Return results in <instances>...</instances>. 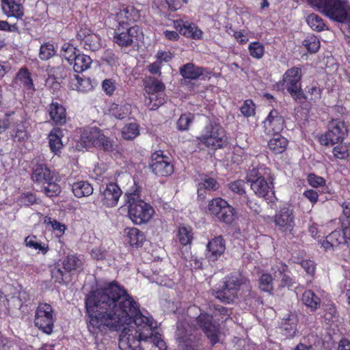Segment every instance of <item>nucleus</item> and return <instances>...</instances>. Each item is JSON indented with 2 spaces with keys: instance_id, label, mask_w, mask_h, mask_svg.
<instances>
[{
  "instance_id": "nucleus-8",
  "label": "nucleus",
  "mask_w": 350,
  "mask_h": 350,
  "mask_svg": "<svg viewBox=\"0 0 350 350\" xmlns=\"http://www.w3.org/2000/svg\"><path fill=\"white\" fill-rule=\"evenodd\" d=\"M348 133V126L344 120L340 118H332L328 122L327 131L319 135V142L322 146H334L342 142Z\"/></svg>"
},
{
  "instance_id": "nucleus-35",
  "label": "nucleus",
  "mask_w": 350,
  "mask_h": 350,
  "mask_svg": "<svg viewBox=\"0 0 350 350\" xmlns=\"http://www.w3.org/2000/svg\"><path fill=\"white\" fill-rule=\"evenodd\" d=\"M49 269L51 278L55 283L63 284L70 280L68 273L65 270L62 269L61 265L59 262L50 265Z\"/></svg>"
},
{
  "instance_id": "nucleus-63",
  "label": "nucleus",
  "mask_w": 350,
  "mask_h": 350,
  "mask_svg": "<svg viewBox=\"0 0 350 350\" xmlns=\"http://www.w3.org/2000/svg\"><path fill=\"white\" fill-rule=\"evenodd\" d=\"M49 224H51L53 230L56 232V236L57 237H61L64 235L65 230H66L65 224H62L55 219L49 221Z\"/></svg>"
},
{
  "instance_id": "nucleus-49",
  "label": "nucleus",
  "mask_w": 350,
  "mask_h": 350,
  "mask_svg": "<svg viewBox=\"0 0 350 350\" xmlns=\"http://www.w3.org/2000/svg\"><path fill=\"white\" fill-rule=\"evenodd\" d=\"M53 312L51 306L45 303V334H51L53 332L54 322Z\"/></svg>"
},
{
  "instance_id": "nucleus-37",
  "label": "nucleus",
  "mask_w": 350,
  "mask_h": 350,
  "mask_svg": "<svg viewBox=\"0 0 350 350\" xmlns=\"http://www.w3.org/2000/svg\"><path fill=\"white\" fill-rule=\"evenodd\" d=\"M177 239L183 246L191 245L193 239V233L191 227L180 226L177 230Z\"/></svg>"
},
{
  "instance_id": "nucleus-40",
  "label": "nucleus",
  "mask_w": 350,
  "mask_h": 350,
  "mask_svg": "<svg viewBox=\"0 0 350 350\" xmlns=\"http://www.w3.org/2000/svg\"><path fill=\"white\" fill-rule=\"evenodd\" d=\"M306 22L313 31L320 32L328 29L324 20L315 13L310 14L306 18Z\"/></svg>"
},
{
  "instance_id": "nucleus-62",
  "label": "nucleus",
  "mask_w": 350,
  "mask_h": 350,
  "mask_svg": "<svg viewBox=\"0 0 350 350\" xmlns=\"http://www.w3.org/2000/svg\"><path fill=\"white\" fill-rule=\"evenodd\" d=\"M102 88L106 94L111 96L116 89V81L112 79H105L102 83Z\"/></svg>"
},
{
  "instance_id": "nucleus-50",
  "label": "nucleus",
  "mask_w": 350,
  "mask_h": 350,
  "mask_svg": "<svg viewBox=\"0 0 350 350\" xmlns=\"http://www.w3.org/2000/svg\"><path fill=\"white\" fill-rule=\"evenodd\" d=\"M200 338L189 335L183 340L182 347L184 350H200Z\"/></svg>"
},
{
  "instance_id": "nucleus-3",
  "label": "nucleus",
  "mask_w": 350,
  "mask_h": 350,
  "mask_svg": "<svg viewBox=\"0 0 350 350\" xmlns=\"http://www.w3.org/2000/svg\"><path fill=\"white\" fill-rule=\"evenodd\" d=\"M317 12L341 24L350 23L349 0H306Z\"/></svg>"
},
{
  "instance_id": "nucleus-16",
  "label": "nucleus",
  "mask_w": 350,
  "mask_h": 350,
  "mask_svg": "<svg viewBox=\"0 0 350 350\" xmlns=\"http://www.w3.org/2000/svg\"><path fill=\"white\" fill-rule=\"evenodd\" d=\"M122 191L119 185L111 182L105 187H100V202L106 207H114L118 204Z\"/></svg>"
},
{
  "instance_id": "nucleus-44",
  "label": "nucleus",
  "mask_w": 350,
  "mask_h": 350,
  "mask_svg": "<svg viewBox=\"0 0 350 350\" xmlns=\"http://www.w3.org/2000/svg\"><path fill=\"white\" fill-rule=\"evenodd\" d=\"M145 90L149 94L163 92L165 85L159 80L155 78H150L145 81Z\"/></svg>"
},
{
  "instance_id": "nucleus-10",
  "label": "nucleus",
  "mask_w": 350,
  "mask_h": 350,
  "mask_svg": "<svg viewBox=\"0 0 350 350\" xmlns=\"http://www.w3.org/2000/svg\"><path fill=\"white\" fill-rule=\"evenodd\" d=\"M148 167L150 172L157 177H168L174 172L172 159L161 150L151 154Z\"/></svg>"
},
{
  "instance_id": "nucleus-15",
  "label": "nucleus",
  "mask_w": 350,
  "mask_h": 350,
  "mask_svg": "<svg viewBox=\"0 0 350 350\" xmlns=\"http://www.w3.org/2000/svg\"><path fill=\"white\" fill-rule=\"evenodd\" d=\"M46 70L48 77L45 79V87H46L53 94H55L62 88L61 84L62 80L66 76V70L62 65L53 67L48 66Z\"/></svg>"
},
{
  "instance_id": "nucleus-39",
  "label": "nucleus",
  "mask_w": 350,
  "mask_h": 350,
  "mask_svg": "<svg viewBox=\"0 0 350 350\" xmlns=\"http://www.w3.org/2000/svg\"><path fill=\"white\" fill-rule=\"evenodd\" d=\"M92 59L89 55L78 53L72 63L75 72L79 73L88 69L92 64Z\"/></svg>"
},
{
  "instance_id": "nucleus-47",
  "label": "nucleus",
  "mask_w": 350,
  "mask_h": 350,
  "mask_svg": "<svg viewBox=\"0 0 350 350\" xmlns=\"http://www.w3.org/2000/svg\"><path fill=\"white\" fill-rule=\"evenodd\" d=\"M228 187L233 193L239 196L240 200L247 194L245 191V183L241 179L230 182L228 185Z\"/></svg>"
},
{
  "instance_id": "nucleus-13",
  "label": "nucleus",
  "mask_w": 350,
  "mask_h": 350,
  "mask_svg": "<svg viewBox=\"0 0 350 350\" xmlns=\"http://www.w3.org/2000/svg\"><path fill=\"white\" fill-rule=\"evenodd\" d=\"M196 323L208 338L212 346L219 342V324L213 317L206 312H201L196 318Z\"/></svg>"
},
{
  "instance_id": "nucleus-36",
  "label": "nucleus",
  "mask_w": 350,
  "mask_h": 350,
  "mask_svg": "<svg viewBox=\"0 0 350 350\" xmlns=\"http://www.w3.org/2000/svg\"><path fill=\"white\" fill-rule=\"evenodd\" d=\"M304 304L311 311L317 310L321 305V299L312 290H306L301 297Z\"/></svg>"
},
{
  "instance_id": "nucleus-41",
  "label": "nucleus",
  "mask_w": 350,
  "mask_h": 350,
  "mask_svg": "<svg viewBox=\"0 0 350 350\" xmlns=\"http://www.w3.org/2000/svg\"><path fill=\"white\" fill-rule=\"evenodd\" d=\"M219 188V183L216 179L211 177L205 178L198 185V194L203 196L206 191H216Z\"/></svg>"
},
{
  "instance_id": "nucleus-61",
  "label": "nucleus",
  "mask_w": 350,
  "mask_h": 350,
  "mask_svg": "<svg viewBox=\"0 0 350 350\" xmlns=\"http://www.w3.org/2000/svg\"><path fill=\"white\" fill-rule=\"evenodd\" d=\"M307 92L311 96L310 100L316 102L321 99L323 89L317 85H312L306 87Z\"/></svg>"
},
{
  "instance_id": "nucleus-38",
  "label": "nucleus",
  "mask_w": 350,
  "mask_h": 350,
  "mask_svg": "<svg viewBox=\"0 0 350 350\" xmlns=\"http://www.w3.org/2000/svg\"><path fill=\"white\" fill-rule=\"evenodd\" d=\"M121 133L124 139L133 140L140 134V126L137 122L127 123L122 129Z\"/></svg>"
},
{
  "instance_id": "nucleus-54",
  "label": "nucleus",
  "mask_w": 350,
  "mask_h": 350,
  "mask_svg": "<svg viewBox=\"0 0 350 350\" xmlns=\"http://www.w3.org/2000/svg\"><path fill=\"white\" fill-rule=\"evenodd\" d=\"M294 100L299 104H304L307 101V96L301 89V85L287 91Z\"/></svg>"
},
{
  "instance_id": "nucleus-26",
  "label": "nucleus",
  "mask_w": 350,
  "mask_h": 350,
  "mask_svg": "<svg viewBox=\"0 0 350 350\" xmlns=\"http://www.w3.org/2000/svg\"><path fill=\"white\" fill-rule=\"evenodd\" d=\"M68 85L72 90L80 92H88L94 88L92 80L89 77H80L77 74L70 77Z\"/></svg>"
},
{
  "instance_id": "nucleus-33",
  "label": "nucleus",
  "mask_w": 350,
  "mask_h": 350,
  "mask_svg": "<svg viewBox=\"0 0 350 350\" xmlns=\"http://www.w3.org/2000/svg\"><path fill=\"white\" fill-rule=\"evenodd\" d=\"M73 194L77 198L89 196L93 193L94 189L92 185L85 180L75 182L72 185Z\"/></svg>"
},
{
  "instance_id": "nucleus-32",
  "label": "nucleus",
  "mask_w": 350,
  "mask_h": 350,
  "mask_svg": "<svg viewBox=\"0 0 350 350\" xmlns=\"http://www.w3.org/2000/svg\"><path fill=\"white\" fill-rule=\"evenodd\" d=\"M127 230L126 237L129 245L135 248L142 247L146 239L144 233L135 227Z\"/></svg>"
},
{
  "instance_id": "nucleus-42",
  "label": "nucleus",
  "mask_w": 350,
  "mask_h": 350,
  "mask_svg": "<svg viewBox=\"0 0 350 350\" xmlns=\"http://www.w3.org/2000/svg\"><path fill=\"white\" fill-rule=\"evenodd\" d=\"M15 83H20L26 90L33 88V81L30 77V72L25 68L20 69L14 79Z\"/></svg>"
},
{
  "instance_id": "nucleus-17",
  "label": "nucleus",
  "mask_w": 350,
  "mask_h": 350,
  "mask_svg": "<svg viewBox=\"0 0 350 350\" xmlns=\"http://www.w3.org/2000/svg\"><path fill=\"white\" fill-rule=\"evenodd\" d=\"M226 241L221 235L215 237L208 241L206 246L205 257L209 263L215 262L224 254Z\"/></svg>"
},
{
  "instance_id": "nucleus-9",
  "label": "nucleus",
  "mask_w": 350,
  "mask_h": 350,
  "mask_svg": "<svg viewBox=\"0 0 350 350\" xmlns=\"http://www.w3.org/2000/svg\"><path fill=\"white\" fill-rule=\"evenodd\" d=\"M142 35L140 27L116 26L112 41L120 49H127L138 44Z\"/></svg>"
},
{
  "instance_id": "nucleus-21",
  "label": "nucleus",
  "mask_w": 350,
  "mask_h": 350,
  "mask_svg": "<svg viewBox=\"0 0 350 350\" xmlns=\"http://www.w3.org/2000/svg\"><path fill=\"white\" fill-rule=\"evenodd\" d=\"M174 27L180 34L192 40H202L203 32L194 23L183 21L182 19L174 21Z\"/></svg>"
},
{
  "instance_id": "nucleus-19",
  "label": "nucleus",
  "mask_w": 350,
  "mask_h": 350,
  "mask_svg": "<svg viewBox=\"0 0 350 350\" xmlns=\"http://www.w3.org/2000/svg\"><path fill=\"white\" fill-rule=\"evenodd\" d=\"M77 39L81 45L85 50L96 51L101 47V39L100 36L94 33L92 30L86 27H81L77 31Z\"/></svg>"
},
{
  "instance_id": "nucleus-18",
  "label": "nucleus",
  "mask_w": 350,
  "mask_h": 350,
  "mask_svg": "<svg viewBox=\"0 0 350 350\" xmlns=\"http://www.w3.org/2000/svg\"><path fill=\"white\" fill-rule=\"evenodd\" d=\"M301 69L297 66H293L284 73L282 79L278 81L275 86L278 90H284L288 91L291 89L301 85Z\"/></svg>"
},
{
  "instance_id": "nucleus-6",
  "label": "nucleus",
  "mask_w": 350,
  "mask_h": 350,
  "mask_svg": "<svg viewBox=\"0 0 350 350\" xmlns=\"http://www.w3.org/2000/svg\"><path fill=\"white\" fill-rule=\"evenodd\" d=\"M205 213L227 225L232 224L237 215L235 208L221 197L209 200Z\"/></svg>"
},
{
  "instance_id": "nucleus-22",
  "label": "nucleus",
  "mask_w": 350,
  "mask_h": 350,
  "mask_svg": "<svg viewBox=\"0 0 350 350\" xmlns=\"http://www.w3.org/2000/svg\"><path fill=\"white\" fill-rule=\"evenodd\" d=\"M139 18L138 10L133 6H128L116 14V21L117 25L116 26L139 27L135 24Z\"/></svg>"
},
{
  "instance_id": "nucleus-56",
  "label": "nucleus",
  "mask_w": 350,
  "mask_h": 350,
  "mask_svg": "<svg viewBox=\"0 0 350 350\" xmlns=\"http://www.w3.org/2000/svg\"><path fill=\"white\" fill-rule=\"evenodd\" d=\"M307 181L310 186L313 188H319L325 186V179L314 173H310L307 176Z\"/></svg>"
},
{
  "instance_id": "nucleus-46",
  "label": "nucleus",
  "mask_w": 350,
  "mask_h": 350,
  "mask_svg": "<svg viewBox=\"0 0 350 350\" xmlns=\"http://www.w3.org/2000/svg\"><path fill=\"white\" fill-rule=\"evenodd\" d=\"M194 120V115L191 113H183L176 122V127L178 131H184L189 129L191 124Z\"/></svg>"
},
{
  "instance_id": "nucleus-12",
  "label": "nucleus",
  "mask_w": 350,
  "mask_h": 350,
  "mask_svg": "<svg viewBox=\"0 0 350 350\" xmlns=\"http://www.w3.org/2000/svg\"><path fill=\"white\" fill-rule=\"evenodd\" d=\"M246 179L250 183L251 189L258 197L265 198L273 188V178L269 176V182H267L257 169L250 170L247 174Z\"/></svg>"
},
{
  "instance_id": "nucleus-7",
  "label": "nucleus",
  "mask_w": 350,
  "mask_h": 350,
  "mask_svg": "<svg viewBox=\"0 0 350 350\" xmlns=\"http://www.w3.org/2000/svg\"><path fill=\"white\" fill-rule=\"evenodd\" d=\"M247 281V278L241 273H230L223 279L222 286L215 291L214 295L221 301L229 304L234 300L241 286Z\"/></svg>"
},
{
  "instance_id": "nucleus-24",
  "label": "nucleus",
  "mask_w": 350,
  "mask_h": 350,
  "mask_svg": "<svg viewBox=\"0 0 350 350\" xmlns=\"http://www.w3.org/2000/svg\"><path fill=\"white\" fill-rule=\"evenodd\" d=\"M49 115L53 124L62 126L66 123L67 113L65 107L57 101H53L49 105Z\"/></svg>"
},
{
  "instance_id": "nucleus-25",
  "label": "nucleus",
  "mask_w": 350,
  "mask_h": 350,
  "mask_svg": "<svg viewBox=\"0 0 350 350\" xmlns=\"http://www.w3.org/2000/svg\"><path fill=\"white\" fill-rule=\"evenodd\" d=\"M298 318L295 313L289 312L282 320L280 329L283 335L287 338L295 336L297 332Z\"/></svg>"
},
{
  "instance_id": "nucleus-5",
  "label": "nucleus",
  "mask_w": 350,
  "mask_h": 350,
  "mask_svg": "<svg viewBox=\"0 0 350 350\" xmlns=\"http://www.w3.org/2000/svg\"><path fill=\"white\" fill-rule=\"evenodd\" d=\"M197 139L204 146L212 150L222 148L228 144L225 129L215 121H211L207 124Z\"/></svg>"
},
{
  "instance_id": "nucleus-2",
  "label": "nucleus",
  "mask_w": 350,
  "mask_h": 350,
  "mask_svg": "<svg viewBox=\"0 0 350 350\" xmlns=\"http://www.w3.org/2000/svg\"><path fill=\"white\" fill-rule=\"evenodd\" d=\"M141 191V188L135 185L125 194L129 217L136 225L147 224L154 214L153 207L142 199Z\"/></svg>"
},
{
  "instance_id": "nucleus-48",
  "label": "nucleus",
  "mask_w": 350,
  "mask_h": 350,
  "mask_svg": "<svg viewBox=\"0 0 350 350\" xmlns=\"http://www.w3.org/2000/svg\"><path fill=\"white\" fill-rule=\"evenodd\" d=\"M302 44L311 53H317L320 48V41L317 36L314 35L308 36L304 40Z\"/></svg>"
},
{
  "instance_id": "nucleus-64",
  "label": "nucleus",
  "mask_w": 350,
  "mask_h": 350,
  "mask_svg": "<svg viewBox=\"0 0 350 350\" xmlns=\"http://www.w3.org/2000/svg\"><path fill=\"white\" fill-rule=\"evenodd\" d=\"M304 197L308 199L312 205L316 204L319 201V195L318 192L314 189H306L303 193Z\"/></svg>"
},
{
  "instance_id": "nucleus-29",
  "label": "nucleus",
  "mask_w": 350,
  "mask_h": 350,
  "mask_svg": "<svg viewBox=\"0 0 350 350\" xmlns=\"http://www.w3.org/2000/svg\"><path fill=\"white\" fill-rule=\"evenodd\" d=\"M273 135L268 141L267 148L275 154L283 153L288 147V140L280 134Z\"/></svg>"
},
{
  "instance_id": "nucleus-27",
  "label": "nucleus",
  "mask_w": 350,
  "mask_h": 350,
  "mask_svg": "<svg viewBox=\"0 0 350 350\" xmlns=\"http://www.w3.org/2000/svg\"><path fill=\"white\" fill-rule=\"evenodd\" d=\"M63 130L59 127H54L48 135L49 148L55 154L61 153L63 148Z\"/></svg>"
},
{
  "instance_id": "nucleus-1",
  "label": "nucleus",
  "mask_w": 350,
  "mask_h": 350,
  "mask_svg": "<svg viewBox=\"0 0 350 350\" xmlns=\"http://www.w3.org/2000/svg\"><path fill=\"white\" fill-rule=\"evenodd\" d=\"M87 327L92 334L107 329L122 331L121 350H167L157 325L151 317L142 314L139 304L116 281L90 291L85 299Z\"/></svg>"
},
{
  "instance_id": "nucleus-53",
  "label": "nucleus",
  "mask_w": 350,
  "mask_h": 350,
  "mask_svg": "<svg viewBox=\"0 0 350 350\" xmlns=\"http://www.w3.org/2000/svg\"><path fill=\"white\" fill-rule=\"evenodd\" d=\"M259 288L261 291L271 293L273 290V278L269 273H263L259 278Z\"/></svg>"
},
{
  "instance_id": "nucleus-51",
  "label": "nucleus",
  "mask_w": 350,
  "mask_h": 350,
  "mask_svg": "<svg viewBox=\"0 0 350 350\" xmlns=\"http://www.w3.org/2000/svg\"><path fill=\"white\" fill-rule=\"evenodd\" d=\"M332 153L336 159H347L349 155V146L347 144L342 142L338 143L337 145L334 147Z\"/></svg>"
},
{
  "instance_id": "nucleus-45",
  "label": "nucleus",
  "mask_w": 350,
  "mask_h": 350,
  "mask_svg": "<svg viewBox=\"0 0 350 350\" xmlns=\"http://www.w3.org/2000/svg\"><path fill=\"white\" fill-rule=\"evenodd\" d=\"M146 103L150 110H156L165 103L163 93H155L149 94L146 98Z\"/></svg>"
},
{
  "instance_id": "nucleus-52",
  "label": "nucleus",
  "mask_w": 350,
  "mask_h": 350,
  "mask_svg": "<svg viewBox=\"0 0 350 350\" xmlns=\"http://www.w3.org/2000/svg\"><path fill=\"white\" fill-rule=\"evenodd\" d=\"M78 53H79V51L72 44H64L62 48V55L70 65H72Z\"/></svg>"
},
{
  "instance_id": "nucleus-34",
  "label": "nucleus",
  "mask_w": 350,
  "mask_h": 350,
  "mask_svg": "<svg viewBox=\"0 0 350 350\" xmlns=\"http://www.w3.org/2000/svg\"><path fill=\"white\" fill-rule=\"evenodd\" d=\"M108 111L111 116L118 120H123L131 113V107L128 103L118 105L113 103L110 105Z\"/></svg>"
},
{
  "instance_id": "nucleus-57",
  "label": "nucleus",
  "mask_w": 350,
  "mask_h": 350,
  "mask_svg": "<svg viewBox=\"0 0 350 350\" xmlns=\"http://www.w3.org/2000/svg\"><path fill=\"white\" fill-rule=\"evenodd\" d=\"M102 60L109 66H116L118 64L119 57L115 54L111 49H106L103 55Z\"/></svg>"
},
{
  "instance_id": "nucleus-55",
  "label": "nucleus",
  "mask_w": 350,
  "mask_h": 350,
  "mask_svg": "<svg viewBox=\"0 0 350 350\" xmlns=\"http://www.w3.org/2000/svg\"><path fill=\"white\" fill-rule=\"evenodd\" d=\"M256 105L252 99H247L240 107L241 113L245 117H251L255 115Z\"/></svg>"
},
{
  "instance_id": "nucleus-60",
  "label": "nucleus",
  "mask_w": 350,
  "mask_h": 350,
  "mask_svg": "<svg viewBox=\"0 0 350 350\" xmlns=\"http://www.w3.org/2000/svg\"><path fill=\"white\" fill-rule=\"evenodd\" d=\"M28 139L27 132L23 126L17 127L13 135V139L15 142L22 145Z\"/></svg>"
},
{
  "instance_id": "nucleus-30",
  "label": "nucleus",
  "mask_w": 350,
  "mask_h": 350,
  "mask_svg": "<svg viewBox=\"0 0 350 350\" xmlns=\"http://www.w3.org/2000/svg\"><path fill=\"white\" fill-rule=\"evenodd\" d=\"M205 68L196 66L193 63H187L180 69V73L185 79L196 80L199 79L204 73Z\"/></svg>"
},
{
  "instance_id": "nucleus-23",
  "label": "nucleus",
  "mask_w": 350,
  "mask_h": 350,
  "mask_svg": "<svg viewBox=\"0 0 350 350\" xmlns=\"http://www.w3.org/2000/svg\"><path fill=\"white\" fill-rule=\"evenodd\" d=\"M62 265L68 273H80L84 269L83 259L77 254H69L65 256Z\"/></svg>"
},
{
  "instance_id": "nucleus-20",
  "label": "nucleus",
  "mask_w": 350,
  "mask_h": 350,
  "mask_svg": "<svg viewBox=\"0 0 350 350\" xmlns=\"http://www.w3.org/2000/svg\"><path fill=\"white\" fill-rule=\"evenodd\" d=\"M284 119L280 112L273 109L263 122V128L267 135L280 134L284 127Z\"/></svg>"
},
{
  "instance_id": "nucleus-4",
  "label": "nucleus",
  "mask_w": 350,
  "mask_h": 350,
  "mask_svg": "<svg viewBox=\"0 0 350 350\" xmlns=\"http://www.w3.org/2000/svg\"><path fill=\"white\" fill-rule=\"evenodd\" d=\"M79 133L77 144L79 150L95 147L104 151L113 150L112 141L105 136L100 129L96 126L80 129Z\"/></svg>"
},
{
  "instance_id": "nucleus-11",
  "label": "nucleus",
  "mask_w": 350,
  "mask_h": 350,
  "mask_svg": "<svg viewBox=\"0 0 350 350\" xmlns=\"http://www.w3.org/2000/svg\"><path fill=\"white\" fill-rule=\"evenodd\" d=\"M340 245H350V221H342L341 226L329 233L321 242V246L328 250Z\"/></svg>"
},
{
  "instance_id": "nucleus-28",
  "label": "nucleus",
  "mask_w": 350,
  "mask_h": 350,
  "mask_svg": "<svg viewBox=\"0 0 350 350\" xmlns=\"http://www.w3.org/2000/svg\"><path fill=\"white\" fill-rule=\"evenodd\" d=\"M23 0H2V9L8 16L21 18L23 15Z\"/></svg>"
},
{
  "instance_id": "nucleus-14",
  "label": "nucleus",
  "mask_w": 350,
  "mask_h": 350,
  "mask_svg": "<svg viewBox=\"0 0 350 350\" xmlns=\"http://www.w3.org/2000/svg\"><path fill=\"white\" fill-rule=\"evenodd\" d=\"M273 222L281 232L293 234L295 227L293 210L290 206L280 207L273 217Z\"/></svg>"
},
{
  "instance_id": "nucleus-59",
  "label": "nucleus",
  "mask_w": 350,
  "mask_h": 350,
  "mask_svg": "<svg viewBox=\"0 0 350 350\" xmlns=\"http://www.w3.org/2000/svg\"><path fill=\"white\" fill-rule=\"evenodd\" d=\"M241 205L245 204L252 211L258 213L260 211V205L246 194L240 200Z\"/></svg>"
},
{
  "instance_id": "nucleus-43",
  "label": "nucleus",
  "mask_w": 350,
  "mask_h": 350,
  "mask_svg": "<svg viewBox=\"0 0 350 350\" xmlns=\"http://www.w3.org/2000/svg\"><path fill=\"white\" fill-rule=\"evenodd\" d=\"M248 52L253 59H260L265 53V45L259 41L251 42L248 45Z\"/></svg>"
},
{
  "instance_id": "nucleus-31",
  "label": "nucleus",
  "mask_w": 350,
  "mask_h": 350,
  "mask_svg": "<svg viewBox=\"0 0 350 350\" xmlns=\"http://www.w3.org/2000/svg\"><path fill=\"white\" fill-rule=\"evenodd\" d=\"M50 170L45 166V196L50 198H57L61 193V187L56 183L57 178L53 176L49 177Z\"/></svg>"
},
{
  "instance_id": "nucleus-58",
  "label": "nucleus",
  "mask_w": 350,
  "mask_h": 350,
  "mask_svg": "<svg viewBox=\"0 0 350 350\" xmlns=\"http://www.w3.org/2000/svg\"><path fill=\"white\" fill-rule=\"evenodd\" d=\"M300 265L308 275L313 277L316 271V263L314 260L310 259H304L301 260Z\"/></svg>"
}]
</instances>
